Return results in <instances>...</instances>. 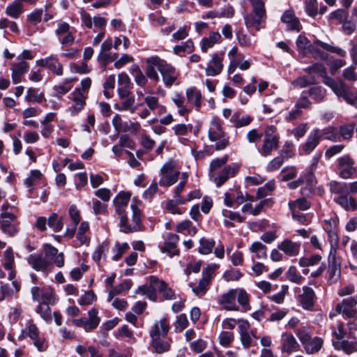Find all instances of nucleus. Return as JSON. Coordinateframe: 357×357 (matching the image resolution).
Returning a JSON list of instances; mask_svg holds the SVG:
<instances>
[{
    "label": "nucleus",
    "instance_id": "4d7b16f0",
    "mask_svg": "<svg viewBox=\"0 0 357 357\" xmlns=\"http://www.w3.org/2000/svg\"><path fill=\"white\" fill-rule=\"evenodd\" d=\"M215 242L213 239L202 238L199 240L198 252L202 255L210 254L214 248Z\"/></svg>",
    "mask_w": 357,
    "mask_h": 357
},
{
    "label": "nucleus",
    "instance_id": "a19ab883",
    "mask_svg": "<svg viewBox=\"0 0 357 357\" xmlns=\"http://www.w3.org/2000/svg\"><path fill=\"white\" fill-rule=\"evenodd\" d=\"M153 283L158 285V291L162 293L163 296L167 300L176 299V294L172 288L163 280H160L158 278H153Z\"/></svg>",
    "mask_w": 357,
    "mask_h": 357
},
{
    "label": "nucleus",
    "instance_id": "7c9ffc66",
    "mask_svg": "<svg viewBox=\"0 0 357 357\" xmlns=\"http://www.w3.org/2000/svg\"><path fill=\"white\" fill-rule=\"evenodd\" d=\"M332 344L335 349L342 351L347 354H351L357 352V341L347 340L344 338L340 340H332Z\"/></svg>",
    "mask_w": 357,
    "mask_h": 357
},
{
    "label": "nucleus",
    "instance_id": "dca6fc26",
    "mask_svg": "<svg viewBox=\"0 0 357 357\" xmlns=\"http://www.w3.org/2000/svg\"><path fill=\"white\" fill-rule=\"evenodd\" d=\"M28 264L36 271L49 272L51 265L43 253H33L27 257Z\"/></svg>",
    "mask_w": 357,
    "mask_h": 357
},
{
    "label": "nucleus",
    "instance_id": "9b49d317",
    "mask_svg": "<svg viewBox=\"0 0 357 357\" xmlns=\"http://www.w3.org/2000/svg\"><path fill=\"white\" fill-rule=\"evenodd\" d=\"M68 98L71 100V103L67 111L72 116H75L84 107L86 96L80 89H75Z\"/></svg>",
    "mask_w": 357,
    "mask_h": 357
},
{
    "label": "nucleus",
    "instance_id": "e433bc0d",
    "mask_svg": "<svg viewBox=\"0 0 357 357\" xmlns=\"http://www.w3.org/2000/svg\"><path fill=\"white\" fill-rule=\"evenodd\" d=\"M252 121V118L248 115L245 114L241 111H236L234 112L229 119V122L236 128H240L247 126Z\"/></svg>",
    "mask_w": 357,
    "mask_h": 357
},
{
    "label": "nucleus",
    "instance_id": "ea45409f",
    "mask_svg": "<svg viewBox=\"0 0 357 357\" xmlns=\"http://www.w3.org/2000/svg\"><path fill=\"white\" fill-rule=\"evenodd\" d=\"M335 202L346 211H355L357 209V202L356 199L349 196V194L335 197Z\"/></svg>",
    "mask_w": 357,
    "mask_h": 357
},
{
    "label": "nucleus",
    "instance_id": "f03ea898",
    "mask_svg": "<svg viewBox=\"0 0 357 357\" xmlns=\"http://www.w3.org/2000/svg\"><path fill=\"white\" fill-rule=\"evenodd\" d=\"M208 137L211 142H214L216 151L225 149L229 144V137L223 128L221 119L218 116H213L209 122Z\"/></svg>",
    "mask_w": 357,
    "mask_h": 357
},
{
    "label": "nucleus",
    "instance_id": "8fccbe9b",
    "mask_svg": "<svg viewBox=\"0 0 357 357\" xmlns=\"http://www.w3.org/2000/svg\"><path fill=\"white\" fill-rule=\"evenodd\" d=\"M5 12L8 16L17 19L23 12V4H22L20 0H15L7 6Z\"/></svg>",
    "mask_w": 357,
    "mask_h": 357
},
{
    "label": "nucleus",
    "instance_id": "680f3d73",
    "mask_svg": "<svg viewBox=\"0 0 357 357\" xmlns=\"http://www.w3.org/2000/svg\"><path fill=\"white\" fill-rule=\"evenodd\" d=\"M43 174L38 169H33L30 172L29 176L25 178L24 183L26 187H31L41 180Z\"/></svg>",
    "mask_w": 357,
    "mask_h": 357
},
{
    "label": "nucleus",
    "instance_id": "cd10ccee",
    "mask_svg": "<svg viewBox=\"0 0 357 357\" xmlns=\"http://www.w3.org/2000/svg\"><path fill=\"white\" fill-rule=\"evenodd\" d=\"M221 42V34L218 31H211L209 33L208 36L203 38L200 40V50L202 52L206 53L209 49Z\"/></svg>",
    "mask_w": 357,
    "mask_h": 357
},
{
    "label": "nucleus",
    "instance_id": "2eb2a0df",
    "mask_svg": "<svg viewBox=\"0 0 357 357\" xmlns=\"http://www.w3.org/2000/svg\"><path fill=\"white\" fill-rule=\"evenodd\" d=\"M322 138L320 130L318 128L313 129L309 133L306 142L300 147V153H310L319 144Z\"/></svg>",
    "mask_w": 357,
    "mask_h": 357
},
{
    "label": "nucleus",
    "instance_id": "052dcab7",
    "mask_svg": "<svg viewBox=\"0 0 357 357\" xmlns=\"http://www.w3.org/2000/svg\"><path fill=\"white\" fill-rule=\"evenodd\" d=\"M31 340L34 347L40 352L46 351L48 347V343L46 338L43 335H40V332L35 335L34 337H31Z\"/></svg>",
    "mask_w": 357,
    "mask_h": 357
},
{
    "label": "nucleus",
    "instance_id": "a878e982",
    "mask_svg": "<svg viewBox=\"0 0 357 357\" xmlns=\"http://www.w3.org/2000/svg\"><path fill=\"white\" fill-rule=\"evenodd\" d=\"M236 38L238 44L243 48L253 50L255 47L257 43L255 36L246 33L243 29H239L236 32Z\"/></svg>",
    "mask_w": 357,
    "mask_h": 357
},
{
    "label": "nucleus",
    "instance_id": "4468645a",
    "mask_svg": "<svg viewBox=\"0 0 357 357\" xmlns=\"http://www.w3.org/2000/svg\"><path fill=\"white\" fill-rule=\"evenodd\" d=\"M2 232L9 236H15L19 231V225L14 222L16 216L10 213H1Z\"/></svg>",
    "mask_w": 357,
    "mask_h": 357
},
{
    "label": "nucleus",
    "instance_id": "338daca9",
    "mask_svg": "<svg viewBox=\"0 0 357 357\" xmlns=\"http://www.w3.org/2000/svg\"><path fill=\"white\" fill-rule=\"evenodd\" d=\"M295 333L303 346L312 338V333L306 326L298 328Z\"/></svg>",
    "mask_w": 357,
    "mask_h": 357
},
{
    "label": "nucleus",
    "instance_id": "49530a36",
    "mask_svg": "<svg viewBox=\"0 0 357 357\" xmlns=\"http://www.w3.org/2000/svg\"><path fill=\"white\" fill-rule=\"evenodd\" d=\"M174 135L178 139H183L192 130V126L190 123H177L172 127Z\"/></svg>",
    "mask_w": 357,
    "mask_h": 357
},
{
    "label": "nucleus",
    "instance_id": "c85d7f7f",
    "mask_svg": "<svg viewBox=\"0 0 357 357\" xmlns=\"http://www.w3.org/2000/svg\"><path fill=\"white\" fill-rule=\"evenodd\" d=\"M29 63L26 61H19L14 63L11 66V77L14 84H18L22 82V76L28 71Z\"/></svg>",
    "mask_w": 357,
    "mask_h": 357
},
{
    "label": "nucleus",
    "instance_id": "5701e85b",
    "mask_svg": "<svg viewBox=\"0 0 357 357\" xmlns=\"http://www.w3.org/2000/svg\"><path fill=\"white\" fill-rule=\"evenodd\" d=\"M236 289H232L220 296L219 304L226 310L238 311V307L236 303Z\"/></svg>",
    "mask_w": 357,
    "mask_h": 357
},
{
    "label": "nucleus",
    "instance_id": "ddd939ff",
    "mask_svg": "<svg viewBox=\"0 0 357 357\" xmlns=\"http://www.w3.org/2000/svg\"><path fill=\"white\" fill-rule=\"evenodd\" d=\"M224 68L223 54L213 53L205 68V74L208 77L220 75Z\"/></svg>",
    "mask_w": 357,
    "mask_h": 357
},
{
    "label": "nucleus",
    "instance_id": "f257e3e1",
    "mask_svg": "<svg viewBox=\"0 0 357 357\" xmlns=\"http://www.w3.org/2000/svg\"><path fill=\"white\" fill-rule=\"evenodd\" d=\"M170 328L169 321L167 317L155 321L150 327L149 335L151 345L158 354L167 352L170 349L171 340H166Z\"/></svg>",
    "mask_w": 357,
    "mask_h": 357
},
{
    "label": "nucleus",
    "instance_id": "b1692460",
    "mask_svg": "<svg viewBox=\"0 0 357 357\" xmlns=\"http://www.w3.org/2000/svg\"><path fill=\"white\" fill-rule=\"evenodd\" d=\"M146 93V96H144V102L147 107L153 112L158 111L160 115L165 114L167 108L165 105L160 104L159 98L153 95V91L149 90Z\"/></svg>",
    "mask_w": 357,
    "mask_h": 357
},
{
    "label": "nucleus",
    "instance_id": "4be33fe9",
    "mask_svg": "<svg viewBox=\"0 0 357 357\" xmlns=\"http://www.w3.org/2000/svg\"><path fill=\"white\" fill-rule=\"evenodd\" d=\"M301 245L300 242H294L289 238H284L278 244V249L288 257H296L300 252Z\"/></svg>",
    "mask_w": 357,
    "mask_h": 357
},
{
    "label": "nucleus",
    "instance_id": "39448f33",
    "mask_svg": "<svg viewBox=\"0 0 357 357\" xmlns=\"http://www.w3.org/2000/svg\"><path fill=\"white\" fill-rule=\"evenodd\" d=\"M298 51L305 54L307 53L312 54L314 56H318L321 53V49H329V45L317 40L313 43H310L308 39L302 35H300L296 41Z\"/></svg>",
    "mask_w": 357,
    "mask_h": 357
},
{
    "label": "nucleus",
    "instance_id": "864d4df0",
    "mask_svg": "<svg viewBox=\"0 0 357 357\" xmlns=\"http://www.w3.org/2000/svg\"><path fill=\"white\" fill-rule=\"evenodd\" d=\"M329 187L332 193L339 195V196L349 194V185L347 183L332 181L329 183Z\"/></svg>",
    "mask_w": 357,
    "mask_h": 357
},
{
    "label": "nucleus",
    "instance_id": "6e6552de",
    "mask_svg": "<svg viewBox=\"0 0 357 357\" xmlns=\"http://www.w3.org/2000/svg\"><path fill=\"white\" fill-rule=\"evenodd\" d=\"M339 176L342 178L347 179L356 173L355 160L349 155H344L337 160Z\"/></svg>",
    "mask_w": 357,
    "mask_h": 357
},
{
    "label": "nucleus",
    "instance_id": "c03bdc74",
    "mask_svg": "<svg viewBox=\"0 0 357 357\" xmlns=\"http://www.w3.org/2000/svg\"><path fill=\"white\" fill-rule=\"evenodd\" d=\"M130 74L134 77L135 83L142 87L146 85L148 79L146 75H144L139 67L137 64L130 66L129 70Z\"/></svg>",
    "mask_w": 357,
    "mask_h": 357
},
{
    "label": "nucleus",
    "instance_id": "6ab92c4d",
    "mask_svg": "<svg viewBox=\"0 0 357 357\" xmlns=\"http://www.w3.org/2000/svg\"><path fill=\"white\" fill-rule=\"evenodd\" d=\"M238 165H227L219 173L218 175L212 174L211 178L215 183L217 187H220L230 177H234L239 171Z\"/></svg>",
    "mask_w": 357,
    "mask_h": 357
},
{
    "label": "nucleus",
    "instance_id": "393cba45",
    "mask_svg": "<svg viewBox=\"0 0 357 357\" xmlns=\"http://www.w3.org/2000/svg\"><path fill=\"white\" fill-rule=\"evenodd\" d=\"M131 193L129 192H119L113 200L116 212L119 215H124L126 208L130 199Z\"/></svg>",
    "mask_w": 357,
    "mask_h": 357
},
{
    "label": "nucleus",
    "instance_id": "79ce46f5",
    "mask_svg": "<svg viewBox=\"0 0 357 357\" xmlns=\"http://www.w3.org/2000/svg\"><path fill=\"white\" fill-rule=\"evenodd\" d=\"M324 340L319 337H314L303 345L305 351L307 354L317 353L323 347Z\"/></svg>",
    "mask_w": 357,
    "mask_h": 357
},
{
    "label": "nucleus",
    "instance_id": "a211bd4d",
    "mask_svg": "<svg viewBox=\"0 0 357 357\" xmlns=\"http://www.w3.org/2000/svg\"><path fill=\"white\" fill-rule=\"evenodd\" d=\"M160 73L162 77V81L165 86L170 87L177 79L178 73L170 64L162 60L160 65Z\"/></svg>",
    "mask_w": 357,
    "mask_h": 357
},
{
    "label": "nucleus",
    "instance_id": "f8f14e48",
    "mask_svg": "<svg viewBox=\"0 0 357 357\" xmlns=\"http://www.w3.org/2000/svg\"><path fill=\"white\" fill-rule=\"evenodd\" d=\"M43 255L49 261L52 266L54 264L57 267L61 268L64 265V255L63 252H59L55 247L49 243H45L43 247Z\"/></svg>",
    "mask_w": 357,
    "mask_h": 357
},
{
    "label": "nucleus",
    "instance_id": "412c9836",
    "mask_svg": "<svg viewBox=\"0 0 357 357\" xmlns=\"http://www.w3.org/2000/svg\"><path fill=\"white\" fill-rule=\"evenodd\" d=\"M146 63L147 64L145 70L146 77L153 80L154 82H158L159 80V75L156 70V68L160 71V65H162V59L158 56H153L149 57L146 59Z\"/></svg>",
    "mask_w": 357,
    "mask_h": 357
},
{
    "label": "nucleus",
    "instance_id": "f704fd0d",
    "mask_svg": "<svg viewBox=\"0 0 357 357\" xmlns=\"http://www.w3.org/2000/svg\"><path fill=\"white\" fill-rule=\"evenodd\" d=\"M244 21L248 28H255L257 31H259L264 27L266 17L257 15L256 13H252L244 15Z\"/></svg>",
    "mask_w": 357,
    "mask_h": 357
},
{
    "label": "nucleus",
    "instance_id": "9d476101",
    "mask_svg": "<svg viewBox=\"0 0 357 357\" xmlns=\"http://www.w3.org/2000/svg\"><path fill=\"white\" fill-rule=\"evenodd\" d=\"M36 63L38 66L47 68L57 76H61L63 74V64L59 61L58 56L56 54H50L45 58L38 59Z\"/></svg>",
    "mask_w": 357,
    "mask_h": 357
},
{
    "label": "nucleus",
    "instance_id": "3c124183",
    "mask_svg": "<svg viewBox=\"0 0 357 357\" xmlns=\"http://www.w3.org/2000/svg\"><path fill=\"white\" fill-rule=\"evenodd\" d=\"M39 330L32 320H29L24 328L22 329L21 335L19 336L20 340L26 337H34L39 333Z\"/></svg>",
    "mask_w": 357,
    "mask_h": 357
},
{
    "label": "nucleus",
    "instance_id": "603ef678",
    "mask_svg": "<svg viewBox=\"0 0 357 357\" xmlns=\"http://www.w3.org/2000/svg\"><path fill=\"white\" fill-rule=\"evenodd\" d=\"M89 229V225L87 222H82L79 227L77 234V239L79 241V245H88L90 241V238L86 234Z\"/></svg>",
    "mask_w": 357,
    "mask_h": 357
},
{
    "label": "nucleus",
    "instance_id": "6e6d98bb",
    "mask_svg": "<svg viewBox=\"0 0 357 357\" xmlns=\"http://www.w3.org/2000/svg\"><path fill=\"white\" fill-rule=\"evenodd\" d=\"M236 292V299H237L238 303L242 307V308L245 311H248L250 310V307L249 305V296L247 292L243 289H235Z\"/></svg>",
    "mask_w": 357,
    "mask_h": 357
},
{
    "label": "nucleus",
    "instance_id": "a18cd8bd",
    "mask_svg": "<svg viewBox=\"0 0 357 357\" xmlns=\"http://www.w3.org/2000/svg\"><path fill=\"white\" fill-rule=\"evenodd\" d=\"M210 282L208 278L202 276L197 284L191 283L190 284V287L195 295L201 296L206 292Z\"/></svg>",
    "mask_w": 357,
    "mask_h": 357
},
{
    "label": "nucleus",
    "instance_id": "0eeeda50",
    "mask_svg": "<svg viewBox=\"0 0 357 357\" xmlns=\"http://www.w3.org/2000/svg\"><path fill=\"white\" fill-rule=\"evenodd\" d=\"M357 296L343 299L336 305L335 310L349 319H357Z\"/></svg>",
    "mask_w": 357,
    "mask_h": 357
},
{
    "label": "nucleus",
    "instance_id": "09e8293b",
    "mask_svg": "<svg viewBox=\"0 0 357 357\" xmlns=\"http://www.w3.org/2000/svg\"><path fill=\"white\" fill-rule=\"evenodd\" d=\"M249 251L255 254L257 259H263L267 257V247L260 241L253 242L249 247Z\"/></svg>",
    "mask_w": 357,
    "mask_h": 357
},
{
    "label": "nucleus",
    "instance_id": "bf43d9fd",
    "mask_svg": "<svg viewBox=\"0 0 357 357\" xmlns=\"http://www.w3.org/2000/svg\"><path fill=\"white\" fill-rule=\"evenodd\" d=\"M176 230L179 233L186 231L190 236H194L197 233L196 227L192 226L191 221L188 220H185L177 224Z\"/></svg>",
    "mask_w": 357,
    "mask_h": 357
},
{
    "label": "nucleus",
    "instance_id": "2f4dec72",
    "mask_svg": "<svg viewBox=\"0 0 357 357\" xmlns=\"http://www.w3.org/2000/svg\"><path fill=\"white\" fill-rule=\"evenodd\" d=\"M323 83L330 87L337 97H343L349 87L342 81L336 82L330 77H325Z\"/></svg>",
    "mask_w": 357,
    "mask_h": 357
},
{
    "label": "nucleus",
    "instance_id": "774afa93",
    "mask_svg": "<svg viewBox=\"0 0 357 357\" xmlns=\"http://www.w3.org/2000/svg\"><path fill=\"white\" fill-rule=\"evenodd\" d=\"M347 333L342 321L337 322L335 326L332 329V340H340L345 337Z\"/></svg>",
    "mask_w": 357,
    "mask_h": 357
},
{
    "label": "nucleus",
    "instance_id": "72a5a7b5",
    "mask_svg": "<svg viewBox=\"0 0 357 357\" xmlns=\"http://www.w3.org/2000/svg\"><path fill=\"white\" fill-rule=\"evenodd\" d=\"M153 278L156 277L154 275L150 276V284L139 287L136 293L146 296L149 300L155 301L157 298V291H158V285L152 282Z\"/></svg>",
    "mask_w": 357,
    "mask_h": 357
},
{
    "label": "nucleus",
    "instance_id": "f3484780",
    "mask_svg": "<svg viewBox=\"0 0 357 357\" xmlns=\"http://www.w3.org/2000/svg\"><path fill=\"white\" fill-rule=\"evenodd\" d=\"M281 351L288 355L298 351L300 349V344L293 334L284 332L281 335Z\"/></svg>",
    "mask_w": 357,
    "mask_h": 357
},
{
    "label": "nucleus",
    "instance_id": "5fc2aeb1",
    "mask_svg": "<svg viewBox=\"0 0 357 357\" xmlns=\"http://www.w3.org/2000/svg\"><path fill=\"white\" fill-rule=\"evenodd\" d=\"M288 205L291 211H298V210L306 211L311 206L310 203L303 198L290 201L289 202Z\"/></svg>",
    "mask_w": 357,
    "mask_h": 357
},
{
    "label": "nucleus",
    "instance_id": "e2e57ef3",
    "mask_svg": "<svg viewBox=\"0 0 357 357\" xmlns=\"http://www.w3.org/2000/svg\"><path fill=\"white\" fill-rule=\"evenodd\" d=\"M190 31V26L189 25L184 24L180 26L173 34L172 35V41H179L185 39Z\"/></svg>",
    "mask_w": 357,
    "mask_h": 357
},
{
    "label": "nucleus",
    "instance_id": "37998d69",
    "mask_svg": "<svg viewBox=\"0 0 357 357\" xmlns=\"http://www.w3.org/2000/svg\"><path fill=\"white\" fill-rule=\"evenodd\" d=\"M172 102L177 108V113L181 116H188L191 109L187 106L183 97L181 94H176L172 98Z\"/></svg>",
    "mask_w": 357,
    "mask_h": 357
},
{
    "label": "nucleus",
    "instance_id": "20e7f679",
    "mask_svg": "<svg viewBox=\"0 0 357 357\" xmlns=\"http://www.w3.org/2000/svg\"><path fill=\"white\" fill-rule=\"evenodd\" d=\"M276 131L277 129L274 126H269L266 128L264 131L265 137L261 146L259 149V153L262 156L270 155L273 151L278 148L280 136Z\"/></svg>",
    "mask_w": 357,
    "mask_h": 357
},
{
    "label": "nucleus",
    "instance_id": "473e14b6",
    "mask_svg": "<svg viewBox=\"0 0 357 357\" xmlns=\"http://www.w3.org/2000/svg\"><path fill=\"white\" fill-rule=\"evenodd\" d=\"M228 58H236L238 68L241 70H248L251 66L250 59H244V55L241 53L236 46L232 47L227 53Z\"/></svg>",
    "mask_w": 357,
    "mask_h": 357
},
{
    "label": "nucleus",
    "instance_id": "de8ad7c7",
    "mask_svg": "<svg viewBox=\"0 0 357 357\" xmlns=\"http://www.w3.org/2000/svg\"><path fill=\"white\" fill-rule=\"evenodd\" d=\"M195 50L194 43L191 39H188L185 42L176 45L173 47V52L176 55L181 56V54H190Z\"/></svg>",
    "mask_w": 357,
    "mask_h": 357
},
{
    "label": "nucleus",
    "instance_id": "c9c22d12",
    "mask_svg": "<svg viewBox=\"0 0 357 357\" xmlns=\"http://www.w3.org/2000/svg\"><path fill=\"white\" fill-rule=\"evenodd\" d=\"M281 20L287 24L288 29L299 31L301 28L300 22L295 16L293 10L289 9L285 10L282 15Z\"/></svg>",
    "mask_w": 357,
    "mask_h": 357
},
{
    "label": "nucleus",
    "instance_id": "bb28decb",
    "mask_svg": "<svg viewBox=\"0 0 357 357\" xmlns=\"http://www.w3.org/2000/svg\"><path fill=\"white\" fill-rule=\"evenodd\" d=\"M314 290L307 286L303 287V293L298 296V302L305 310H310L314 303Z\"/></svg>",
    "mask_w": 357,
    "mask_h": 357
},
{
    "label": "nucleus",
    "instance_id": "13d9d810",
    "mask_svg": "<svg viewBox=\"0 0 357 357\" xmlns=\"http://www.w3.org/2000/svg\"><path fill=\"white\" fill-rule=\"evenodd\" d=\"M340 268L338 265L333 263L329 265L328 270L327 280L330 284H334L337 282L340 277Z\"/></svg>",
    "mask_w": 357,
    "mask_h": 357
},
{
    "label": "nucleus",
    "instance_id": "0e129e2a",
    "mask_svg": "<svg viewBox=\"0 0 357 357\" xmlns=\"http://www.w3.org/2000/svg\"><path fill=\"white\" fill-rule=\"evenodd\" d=\"M109 250V243L104 241L100 245H99L94 252L93 253L92 258L93 259L99 263L102 257H105L106 255V252Z\"/></svg>",
    "mask_w": 357,
    "mask_h": 357
},
{
    "label": "nucleus",
    "instance_id": "69168bd1",
    "mask_svg": "<svg viewBox=\"0 0 357 357\" xmlns=\"http://www.w3.org/2000/svg\"><path fill=\"white\" fill-rule=\"evenodd\" d=\"M43 10L37 8L31 11L26 16V20L31 25L36 26L43 19Z\"/></svg>",
    "mask_w": 357,
    "mask_h": 357
},
{
    "label": "nucleus",
    "instance_id": "7ed1b4c3",
    "mask_svg": "<svg viewBox=\"0 0 357 357\" xmlns=\"http://www.w3.org/2000/svg\"><path fill=\"white\" fill-rule=\"evenodd\" d=\"M141 202L136 197L132 199L130 205L132 211L131 223L129 222V220L126 215L121 216L120 220V228L121 231L130 233L139 229L141 224V211L139 208V206Z\"/></svg>",
    "mask_w": 357,
    "mask_h": 357
},
{
    "label": "nucleus",
    "instance_id": "c756f323",
    "mask_svg": "<svg viewBox=\"0 0 357 357\" xmlns=\"http://www.w3.org/2000/svg\"><path fill=\"white\" fill-rule=\"evenodd\" d=\"M179 241L178 235L174 234H168L167 238L164 243V245L161 248L163 252H167L170 257L178 255L179 250L176 247V244Z\"/></svg>",
    "mask_w": 357,
    "mask_h": 357
},
{
    "label": "nucleus",
    "instance_id": "58836bf2",
    "mask_svg": "<svg viewBox=\"0 0 357 357\" xmlns=\"http://www.w3.org/2000/svg\"><path fill=\"white\" fill-rule=\"evenodd\" d=\"M112 45L113 42L111 38H107L101 45L98 59L104 62L105 65L112 60L109 53Z\"/></svg>",
    "mask_w": 357,
    "mask_h": 357
},
{
    "label": "nucleus",
    "instance_id": "4c0bfd02",
    "mask_svg": "<svg viewBox=\"0 0 357 357\" xmlns=\"http://www.w3.org/2000/svg\"><path fill=\"white\" fill-rule=\"evenodd\" d=\"M24 99L29 103L40 104L45 100V97L44 93L40 92L38 89L29 87L26 91Z\"/></svg>",
    "mask_w": 357,
    "mask_h": 357
},
{
    "label": "nucleus",
    "instance_id": "aec40b11",
    "mask_svg": "<svg viewBox=\"0 0 357 357\" xmlns=\"http://www.w3.org/2000/svg\"><path fill=\"white\" fill-rule=\"evenodd\" d=\"M185 97L188 104L192 105L197 112H199L204 102V96L200 90L195 86H190L185 89Z\"/></svg>",
    "mask_w": 357,
    "mask_h": 357
},
{
    "label": "nucleus",
    "instance_id": "423d86ee",
    "mask_svg": "<svg viewBox=\"0 0 357 357\" xmlns=\"http://www.w3.org/2000/svg\"><path fill=\"white\" fill-rule=\"evenodd\" d=\"M180 172L176 169V162L171 160L167 162L160 169L159 184L167 187L174 184L178 178Z\"/></svg>",
    "mask_w": 357,
    "mask_h": 357
},
{
    "label": "nucleus",
    "instance_id": "1a4fd4ad",
    "mask_svg": "<svg viewBox=\"0 0 357 357\" xmlns=\"http://www.w3.org/2000/svg\"><path fill=\"white\" fill-rule=\"evenodd\" d=\"M238 331L241 342L245 349L251 347L253 338H257L255 332L250 331V324L248 320L239 319L238 321Z\"/></svg>",
    "mask_w": 357,
    "mask_h": 357
}]
</instances>
